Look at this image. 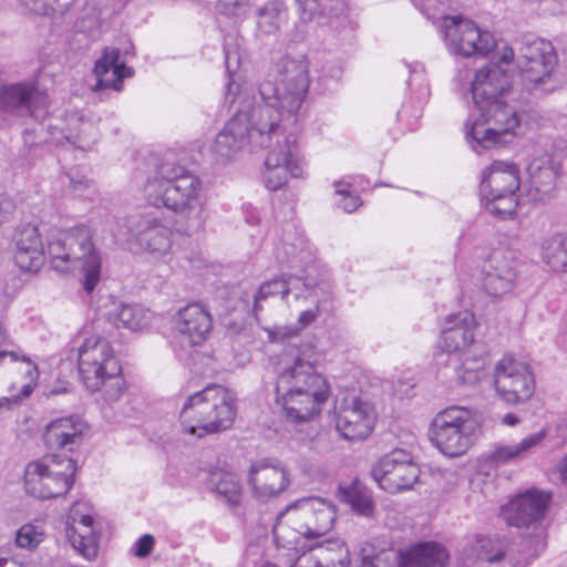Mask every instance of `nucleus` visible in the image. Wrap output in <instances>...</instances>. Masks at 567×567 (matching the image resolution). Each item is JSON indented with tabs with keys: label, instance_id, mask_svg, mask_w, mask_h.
I'll list each match as a JSON object with an SVG mask.
<instances>
[{
	"label": "nucleus",
	"instance_id": "obj_27",
	"mask_svg": "<svg viewBox=\"0 0 567 567\" xmlns=\"http://www.w3.org/2000/svg\"><path fill=\"white\" fill-rule=\"evenodd\" d=\"M475 318L470 311L449 315L441 332V348L449 352H462L475 340Z\"/></svg>",
	"mask_w": 567,
	"mask_h": 567
},
{
	"label": "nucleus",
	"instance_id": "obj_46",
	"mask_svg": "<svg viewBox=\"0 0 567 567\" xmlns=\"http://www.w3.org/2000/svg\"><path fill=\"white\" fill-rule=\"evenodd\" d=\"M455 361L456 379L464 384H474L484 375V358H464L460 367Z\"/></svg>",
	"mask_w": 567,
	"mask_h": 567
},
{
	"label": "nucleus",
	"instance_id": "obj_9",
	"mask_svg": "<svg viewBox=\"0 0 567 567\" xmlns=\"http://www.w3.org/2000/svg\"><path fill=\"white\" fill-rule=\"evenodd\" d=\"M520 179L513 163L494 161L483 173L481 195L485 209L501 219L512 216L517 208Z\"/></svg>",
	"mask_w": 567,
	"mask_h": 567
},
{
	"label": "nucleus",
	"instance_id": "obj_5",
	"mask_svg": "<svg viewBox=\"0 0 567 567\" xmlns=\"http://www.w3.org/2000/svg\"><path fill=\"white\" fill-rule=\"evenodd\" d=\"M85 225L61 231L48 241V256L58 272L82 271L84 290L90 293L101 278V257Z\"/></svg>",
	"mask_w": 567,
	"mask_h": 567
},
{
	"label": "nucleus",
	"instance_id": "obj_14",
	"mask_svg": "<svg viewBox=\"0 0 567 567\" xmlns=\"http://www.w3.org/2000/svg\"><path fill=\"white\" fill-rule=\"evenodd\" d=\"M557 54L553 44L544 39L525 37L517 55V68L527 90L537 91L546 84L557 65Z\"/></svg>",
	"mask_w": 567,
	"mask_h": 567
},
{
	"label": "nucleus",
	"instance_id": "obj_3",
	"mask_svg": "<svg viewBox=\"0 0 567 567\" xmlns=\"http://www.w3.org/2000/svg\"><path fill=\"white\" fill-rule=\"evenodd\" d=\"M329 396L327 380L311 362L296 358L276 383V403L288 422L305 423L318 415Z\"/></svg>",
	"mask_w": 567,
	"mask_h": 567
},
{
	"label": "nucleus",
	"instance_id": "obj_34",
	"mask_svg": "<svg viewBox=\"0 0 567 567\" xmlns=\"http://www.w3.org/2000/svg\"><path fill=\"white\" fill-rule=\"evenodd\" d=\"M337 495L339 499L349 505L358 515L370 517L374 513L375 504L371 491L358 478L340 482Z\"/></svg>",
	"mask_w": 567,
	"mask_h": 567
},
{
	"label": "nucleus",
	"instance_id": "obj_43",
	"mask_svg": "<svg viewBox=\"0 0 567 567\" xmlns=\"http://www.w3.org/2000/svg\"><path fill=\"white\" fill-rule=\"evenodd\" d=\"M547 432L540 430L537 433L530 434L523 439L517 444L501 446L495 450L492 461H507L511 458H525L529 457L542 444Z\"/></svg>",
	"mask_w": 567,
	"mask_h": 567
},
{
	"label": "nucleus",
	"instance_id": "obj_22",
	"mask_svg": "<svg viewBox=\"0 0 567 567\" xmlns=\"http://www.w3.org/2000/svg\"><path fill=\"white\" fill-rule=\"evenodd\" d=\"M289 473L282 463H252L248 471V485L252 496L267 503L279 496L289 485Z\"/></svg>",
	"mask_w": 567,
	"mask_h": 567
},
{
	"label": "nucleus",
	"instance_id": "obj_39",
	"mask_svg": "<svg viewBox=\"0 0 567 567\" xmlns=\"http://www.w3.org/2000/svg\"><path fill=\"white\" fill-rule=\"evenodd\" d=\"M311 556L321 567H350V551L340 539H329L316 547H311Z\"/></svg>",
	"mask_w": 567,
	"mask_h": 567
},
{
	"label": "nucleus",
	"instance_id": "obj_56",
	"mask_svg": "<svg viewBox=\"0 0 567 567\" xmlns=\"http://www.w3.org/2000/svg\"><path fill=\"white\" fill-rule=\"evenodd\" d=\"M154 547V537L150 534H145L137 539L134 545V555L144 558L148 556Z\"/></svg>",
	"mask_w": 567,
	"mask_h": 567
},
{
	"label": "nucleus",
	"instance_id": "obj_61",
	"mask_svg": "<svg viewBox=\"0 0 567 567\" xmlns=\"http://www.w3.org/2000/svg\"><path fill=\"white\" fill-rule=\"evenodd\" d=\"M414 81H420V84H421L420 93H421V95L423 97L427 96L429 95V86L425 83V76H424L423 70L422 71H416V70L412 71V76L409 80V85L412 86Z\"/></svg>",
	"mask_w": 567,
	"mask_h": 567
},
{
	"label": "nucleus",
	"instance_id": "obj_33",
	"mask_svg": "<svg viewBox=\"0 0 567 567\" xmlns=\"http://www.w3.org/2000/svg\"><path fill=\"white\" fill-rule=\"evenodd\" d=\"M246 144H249L247 127L236 113L217 134L212 150L217 156L226 159L237 154Z\"/></svg>",
	"mask_w": 567,
	"mask_h": 567
},
{
	"label": "nucleus",
	"instance_id": "obj_45",
	"mask_svg": "<svg viewBox=\"0 0 567 567\" xmlns=\"http://www.w3.org/2000/svg\"><path fill=\"white\" fill-rule=\"evenodd\" d=\"M30 11L40 16H62L75 0H18Z\"/></svg>",
	"mask_w": 567,
	"mask_h": 567
},
{
	"label": "nucleus",
	"instance_id": "obj_32",
	"mask_svg": "<svg viewBox=\"0 0 567 567\" xmlns=\"http://www.w3.org/2000/svg\"><path fill=\"white\" fill-rule=\"evenodd\" d=\"M446 549L433 542L420 543L400 551V567H445Z\"/></svg>",
	"mask_w": 567,
	"mask_h": 567
},
{
	"label": "nucleus",
	"instance_id": "obj_25",
	"mask_svg": "<svg viewBox=\"0 0 567 567\" xmlns=\"http://www.w3.org/2000/svg\"><path fill=\"white\" fill-rule=\"evenodd\" d=\"M516 276V264L512 255L495 251L483 267V289L492 297H502L514 289Z\"/></svg>",
	"mask_w": 567,
	"mask_h": 567
},
{
	"label": "nucleus",
	"instance_id": "obj_26",
	"mask_svg": "<svg viewBox=\"0 0 567 567\" xmlns=\"http://www.w3.org/2000/svg\"><path fill=\"white\" fill-rule=\"evenodd\" d=\"M14 262L25 272H37L45 261L44 248L39 230L33 225H24L16 230Z\"/></svg>",
	"mask_w": 567,
	"mask_h": 567
},
{
	"label": "nucleus",
	"instance_id": "obj_28",
	"mask_svg": "<svg viewBox=\"0 0 567 567\" xmlns=\"http://www.w3.org/2000/svg\"><path fill=\"white\" fill-rule=\"evenodd\" d=\"M371 475L380 488L394 494L409 489L417 481V463H375Z\"/></svg>",
	"mask_w": 567,
	"mask_h": 567
},
{
	"label": "nucleus",
	"instance_id": "obj_24",
	"mask_svg": "<svg viewBox=\"0 0 567 567\" xmlns=\"http://www.w3.org/2000/svg\"><path fill=\"white\" fill-rule=\"evenodd\" d=\"M508 87V75L497 65L477 70L471 84L473 110H486L489 103L503 100Z\"/></svg>",
	"mask_w": 567,
	"mask_h": 567
},
{
	"label": "nucleus",
	"instance_id": "obj_36",
	"mask_svg": "<svg viewBox=\"0 0 567 567\" xmlns=\"http://www.w3.org/2000/svg\"><path fill=\"white\" fill-rule=\"evenodd\" d=\"M97 136L96 126L92 121L84 118L76 112L68 115L64 137L78 148L91 150L96 143Z\"/></svg>",
	"mask_w": 567,
	"mask_h": 567
},
{
	"label": "nucleus",
	"instance_id": "obj_29",
	"mask_svg": "<svg viewBox=\"0 0 567 567\" xmlns=\"http://www.w3.org/2000/svg\"><path fill=\"white\" fill-rule=\"evenodd\" d=\"M120 50L116 48H105L102 56L96 60L93 73L96 83L94 91L113 90L120 92L123 87V80L131 78L133 71L124 62H120Z\"/></svg>",
	"mask_w": 567,
	"mask_h": 567
},
{
	"label": "nucleus",
	"instance_id": "obj_52",
	"mask_svg": "<svg viewBox=\"0 0 567 567\" xmlns=\"http://www.w3.org/2000/svg\"><path fill=\"white\" fill-rule=\"evenodd\" d=\"M249 2L250 0H219L217 8L224 16L239 18L246 13Z\"/></svg>",
	"mask_w": 567,
	"mask_h": 567
},
{
	"label": "nucleus",
	"instance_id": "obj_11",
	"mask_svg": "<svg viewBox=\"0 0 567 567\" xmlns=\"http://www.w3.org/2000/svg\"><path fill=\"white\" fill-rule=\"evenodd\" d=\"M125 239L132 249L166 258L173 246V230L154 213L132 214L125 219Z\"/></svg>",
	"mask_w": 567,
	"mask_h": 567
},
{
	"label": "nucleus",
	"instance_id": "obj_35",
	"mask_svg": "<svg viewBox=\"0 0 567 567\" xmlns=\"http://www.w3.org/2000/svg\"><path fill=\"white\" fill-rule=\"evenodd\" d=\"M65 536L72 548L86 560H93L99 553V533L95 524H65Z\"/></svg>",
	"mask_w": 567,
	"mask_h": 567
},
{
	"label": "nucleus",
	"instance_id": "obj_7",
	"mask_svg": "<svg viewBox=\"0 0 567 567\" xmlns=\"http://www.w3.org/2000/svg\"><path fill=\"white\" fill-rule=\"evenodd\" d=\"M520 126L518 112L503 100L494 102L486 110H472L465 124V135L472 148L487 150L511 142Z\"/></svg>",
	"mask_w": 567,
	"mask_h": 567
},
{
	"label": "nucleus",
	"instance_id": "obj_37",
	"mask_svg": "<svg viewBox=\"0 0 567 567\" xmlns=\"http://www.w3.org/2000/svg\"><path fill=\"white\" fill-rule=\"evenodd\" d=\"M107 321L116 328L132 331L141 330L147 326L150 313L138 305L114 303L106 313Z\"/></svg>",
	"mask_w": 567,
	"mask_h": 567
},
{
	"label": "nucleus",
	"instance_id": "obj_41",
	"mask_svg": "<svg viewBox=\"0 0 567 567\" xmlns=\"http://www.w3.org/2000/svg\"><path fill=\"white\" fill-rule=\"evenodd\" d=\"M540 257L553 271L567 274V234H554L540 244Z\"/></svg>",
	"mask_w": 567,
	"mask_h": 567
},
{
	"label": "nucleus",
	"instance_id": "obj_60",
	"mask_svg": "<svg viewBox=\"0 0 567 567\" xmlns=\"http://www.w3.org/2000/svg\"><path fill=\"white\" fill-rule=\"evenodd\" d=\"M389 461H413L415 457L412 450L404 447H395L388 455Z\"/></svg>",
	"mask_w": 567,
	"mask_h": 567
},
{
	"label": "nucleus",
	"instance_id": "obj_38",
	"mask_svg": "<svg viewBox=\"0 0 567 567\" xmlns=\"http://www.w3.org/2000/svg\"><path fill=\"white\" fill-rule=\"evenodd\" d=\"M207 484L231 506L240 503L241 488L237 476L224 467L209 470Z\"/></svg>",
	"mask_w": 567,
	"mask_h": 567
},
{
	"label": "nucleus",
	"instance_id": "obj_13",
	"mask_svg": "<svg viewBox=\"0 0 567 567\" xmlns=\"http://www.w3.org/2000/svg\"><path fill=\"white\" fill-rule=\"evenodd\" d=\"M78 368L84 386L100 391L105 373H121V365L111 343L101 336L85 338L78 350Z\"/></svg>",
	"mask_w": 567,
	"mask_h": 567
},
{
	"label": "nucleus",
	"instance_id": "obj_62",
	"mask_svg": "<svg viewBox=\"0 0 567 567\" xmlns=\"http://www.w3.org/2000/svg\"><path fill=\"white\" fill-rule=\"evenodd\" d=\"M291 567H321L310 553L300 555Z\"/></svg>",
	"mask_w": 567,
	"mask_h": 567
},
{
	"label": "nucleus",
	"instance_id": "obj_50",
	"mask_svg": "<svg viewBox=\"0 0 567 567\" xmlns=\"http://www.w3.org/2000/svg\"><path fill=\"white\" fill-rule=\"evenodd\" d=\"M305 484H324L330 481V473L323 463H301Z\"/></svg>",
	"mask_w": 567,
	"mask_h": 567
},
{
	"label": "nucleus",
	"instance_id": "obj_10",
	"mask_svg": "<svg viewBox=\"0 0 567 567\" xmlns=\"http://www.w3.org/2000/svg\"><path fill=\"white\" fill-rule=\"evenodd\" d=\"M38 378V365L29 357L17 351H0V410L28 398Z\"/></svg>",
	"mask_w": 567,
	"mask_h": 567
},
{
	"label": "nucleus",
	"instance_id": "obj_44",
	"mask_svg": "<svg viewBox=\"0 0 567 567\" xmlns=\"http://www.w3.org/2000/svg\"><path fill=\"white\" fill-rule=\"evenodd\" d=\"M286 18V8L281 2H267L257 11V33L259 35L276 34Z\"/></svg>",
	"mask_w": 567,
	"mask_h": 567
},
{
	"label": "nucleus",
	"instance_id": "obj_30",
	"mask_svg": "<svg viewBox=\"0 0 567 567\" xmlns=\"http://www.w3.org/2000/svg\"><path fill=\"white\" fill-rule=\"evenodd\" d=\"M332 287L328 281L313 282L310 279H306V288H301V298L296 302L302 303L310 300L312 307L300 312L297 320L298 329H293L284 336H296L300 330L309 327L319 317L321 308L332 300ZM299 306L301 307L302 305Z\"/></svg>",
	"mask_w": 567,
	"mask_h": 567
},
{
	"label": "nucleus",
	"instance_id": "obj_18",
	"mask_svg": "<svg viewBox=\"0 0 567 567\" xmlns=\"http://www.w3.org/2000/svg\"><path fill=\"white\" fill-rule=\"evenodd\" d=\"M49 97L32 82H18L0 87V111L43 120L48 114Z\"/></svg>",
	"mask_w": 567,
	"mask_h": 567
},
{
	"label": "nucleus",
	"instance_id": "obj_58",
	"mask_svg": "<svg viewBox=\"0 0 567 567\" xmlns=\"http://www.w3.org/2000/svg\"><path fill=\"white\" fill-rule=\"evenodd\" d=\"M548 477L555 484L567 483V463H555V466L549 471Z\"/></svg>",
	"mask_w": 567,
	"mask_h": 567
},
{
	"label": "nucleus",
	"instance_id": "obj_31",
	"mask_svg": "<svg viewBox=\"0 0 567 567\" xmlns=\"http://www.w3.org/2000/svg\"><path fill=\"white\" fill-rule=\"evenodd\" d=\"M301 288H306V279L296 276H281L262 282L254 296L252 311L255 317L262 311L261 302L277 295L281 296L290 305L289 296H293L295 301L301 298Z\"/></svg>",
	"mask_w": 567,
	"mask_h": 567
},
{
	"label": "nucleus",
	"instance_id": "obj_4",
	"mask_svg": "<svg viewBox=\"0 0 567 567\" xmlns=\"http://www.w3.org/2000/svg\"><path fill=\"white\" fill-rule=\"evenodd\" d=\"M236 403L233 391L209 384L186 399L179 412L181 423L187 433L197 437L226 431L234 424Z\"/></svg>",
	"mask_w": 567,
	"mask_h": 567
},
{
	"label": "nucleus",
	"instance_id": "obj_54",
	"mask_svg": "<svg viewBox=\"0 0 567 567\" xmlns=\"http://www.w3.org/2000/svg\"><path fill=\"white\" fill-rule=\"evenodd\" d=\"M412 3L427 18L436 19L444 12L445 0H411Z\"/></svg>",
	"mask_w": 567,
	"mask_h": 567
},
{
	"label": "nucleus",
	"instance_id": "obj_51",
	"mask_svg": "<svg viewBox=\"0 0 567 567\" xmlns=\"http://www.w3.org/2000/svg\"><path fill=\"white\" fill-rule=\"evenodd\" d=\"M334 187L336 194L342 196L341 200L338 203V206L346 213H353L358 207L362 205L360 197L349 192V188L351 187L350 183L339 181L334 183Z\"/></svg>",
	"mask_w": 567,
	"mask_h": 567
},
{
	"label": "nucleus",
	"instance_id": "obj_1",
	"mask_svg": "<svg viewBox=\"0 0 567 567\" xmlns=\"http://www.w3.org/2000/svg\"><path fill=\"white\" fill-rule=\"evenodd\" d=\"M308 87L307 62L284 58L277 65L275 81H262L254 104L237 112L247 127L249 145L269 148L262 171V182L269 190L281 188L289 176L298 178L303 175L297 134L290 126L297 123V113Z\"/></svg>",
	"mask_w": 567,
	"mask_h": 567
},
{
	"label": "nucleus",
	"instance_id": "obj_55",
	"mask_svg": "<svg viewBox=\"0 0 567 567\" xmlns=\"http://www.w3.org/2000/svg\"><path fill=\"white\" fill-rule=\"evenodd\" d=\"M65 178L68 179L71 190L78 194L83 193L90 186V179L76 168L70 169Z\"/></svg>",
	"mask_w": 567,
	"mask_h": 567
},
{
	"label": "nucleus",
	"instance_id": "obj_15",
	"mask_svg": "<svg viewBox=\"0 0 567 567\" xmlns=\"http://www.w3.org/2000/svg\"><path fill=\"white\" fill-rule=\"evenodd\" d=\"M494 383L498 395L511 404L527 401L536 383L529 364L513 354H505L496 364Z\"/></svg>",
	"mask_w": 567,
	"mask_h": 567
},
{
	"label": "nucleus",
	"instance_id": "obj_12",
	"mask_svg": "<svg viewBox=\"0 0 567 567\" xmlns=\"http://www.w3.org/2000/svg\"><path fill=\"white\" fill-rule=\"evenodd\" d=\"M441 16L439 14L440 19ZM442 32L447 50L465 58L485 56L496 45L494 35L461 16H442Z\"/></svg>",
	"mask_w": 567,
	"mask_h": 567
},
{
	"label": "nucleus",
	"instance_id": "obj_21",
	"mask_svg": "<svg viewBox=\"0 0 567 567\" xmlns=\"http://www.w3.org/2000/svg\"><path fill=\"white\" fill-rule=\"evenodd\" d=\"M561 169L560 162L549 152L537 154L527 166V195L534 202L553 197Z\"/></svg>",
	"mask_w": 567,
	"mask_h": 567
},
{
	"label": "nucleus",
	"instance_id": "obj_63",
	"mask_svg": "<svg viewBox=\"0 0 567 567\" xmlns=\"http://www.w3.org/2000/svg\"><path fill=\"white\" fill-rule=\"evenodd\" d=\"M515 60L514 49L511 47H504L498 52V61L502 63H511Z\"/></svg>",
	"mask_w": 567,
	"mask_h": 567
},
{
	"label": "nucleus",
	"instance_id": "obj_49",
	"mask_svg": "<svg viewBox=\"0 0 567 567\" xmlns=\"http://www.w3.org/2000/svg\"><path fill=\"white\" fill-rule=\"evenodd\" d=\"M94 511L86 501H78L70 507V513L65 524H94Z\"/></svg>",
	"mask_w": 567,
	"mask_h": 567
},
{
	"label": "nucleus",
	"instance_id": "obj_20",
	"mask_svg": "<svg viewBox=\"0 0 567 567\" xmlns=\"http://www.w3.org/2000/svg\"><path fill=\"white\" fill-rule=\"evenodd\" d=\"M173 329L182 348H194L207 340L213 319L203 305L194 302L177 311L173 318Z\"/></svg>",
	"mask_w": 567,
	"mask_h": 567
},
{
	"label": "nucleus",
	"instance_id": "obj_42",
	"mask_svg": "<svg viewBox=\"0 0 567 567\" xmlns=\"http://www.w3.org/2000/svg\"><path fill=\"white\" fill-rule=\"evenodd\" d=\"M295 2L303 22L336 16L343 10L342 0H295Z\"/></svg>",
	"mask_w": 567,
	"mask_h": 567
},
{
	"label": "nucleus",
	"instance_id": "obj_17",
	"mask_svg": "<svg viewBox=\"0 0 567 567\" xmlns=\"http://www.w3.org/2000/svg\"><path fill=\"white\" fill-rule=\"evenodd\" d=\"M551 496L549 491L526 488L501 507V517L508 526L536 528L547 514Z\"/></svg>",
	"mask_w": 567,
	"mask_h": 567
},
{
	"label": "nucleus",
	"instance_id": "obj_16",
	"mask_svg": "<svg viewBox=\"0 0 567 567\" xmlns=\"http://www.w3.org/2000/svg\"><path fill=\"white\" fill-rule=\"evenodd\" d=\"M75 463H28L24 470L25 491L38 498L64 495L73 483Z\"/></svg>",
	"mask_w": 567,
	"mask_h": 567
},
{
	"label": "nucleus",
	"instance_id": "obj_47",
	"mask_svg": "<svg viewBox=\"0 0 567 567\" xmlns=\"http://www.w3.org/2000/svg\"><path fill=\"white\" fill-rule=\"evenodd\" d=\"M44 539V532L33 524L22 525L16 533V545L22 549L32 550Z\"/></svg>",
	"mask_w": 567,
	"mask_h": 567
},
{
	"label": "nucleus",
	"instance_id": "obj_64",
	"mask_svg": "<svg viewBox=\"0 0 567 567\" xmlns=\"http://www.w3.org/2000/svg\"><path fill=\"white\" fill-rule=\"evenodd\" d=\"M503 422L507 425H515L518 423V417L513 413H508L504 416Z\"/></svg>",
	"mask_w": 567,
	"mask_h": 567
},
{
	"label": "nucleus",
	"instance_id": "obj_53",
	"mask_svg": "<svg viewBox=\"0 0 567 567\" xmlns=\"http://www.w3.org/2000/svg\"><path fill=\"white\" fill-rule=\"evenodd\" d=\"M239 58L237 52H230L229 50L225 49V63L227 73L229 76V82L227 84V93L226 99L229 100V103H234L236 101L235 99V92H234V78H235V71L238 65Z\"/></svg>",
	"mask_w": 567,
	"mask_h": 567
},
{
	"label": "nucleus",
	"instance_id": "obj_59",
	"mask_svg": "<svg viewBox=\"0 0 567 567\" xmlns=\"http://www.w3.org/2000/svg\"><path fill=\"white\" fill-rule=\"evenodd\" d=\"M16 209V205L9 197L0 196V224L9 220Z\"/></svg>",
	"mask_w": 567,
	"mask_h": 567
},
{
	"label": "nucleus",
	"instance_id": "obj_40",
	"mask_svg": "<svg viewBox=\"0 0 567 567\" xmlns=\"http://www.w3.org/2000/svg\"><path fill=\"white\" fill-rule=\"evenodd\" d=\"M508 549L509 539L499 535H476L471 543L477 558L491 564L503 560Z\"/></svg>",
	"mask_w": 567,
	"mask_h": 567
},
{
	"label": "nucleus",
	"instance_id": "obj_19",
	"mask_svg": "<svg viewBox=\"0 0 567 567\" xmlns=\"http://www.w3.org/2000/svg\"><path fill=\"white\" fill-rule=\"evenodd\" d=\"M375 413L370 402L358 396L343 400L336 419V429L348 440H364L373 430Z\"/></svg>",
	"mask_w": 567,
	"mask_h": 567
},
{
	"label": "nucleus",
	"instance_id": "obj_48",
	"mask_svg": "<svg viewBox=\"0 0 567 567\" xmlns=\"http://www.w3.org/2000/svg\"><path fill=\"white\" fill-rule=\"evenodd\" d=\"M125 389V381L121 377V373H105L103 377V383L100 390L103 391V398L106 401H117Z\"/></svg>",
	"mask_w": 567,
	"mask_h": 567
},
{
	"label": "nucleus",
	"instance_id": "obj_2",
	"mask_svg": "<svg viewBox=\"0 0 567 567\" xmlns=\"http://www.w3.org/2000/svg\"><path fill=\"white\" fill-rule=\"evenodd\" d=\"M145 202L155 208H165L181 220L186 235L200 231L206 223V203L200 179L176 164H162L143 186Z\"/></svg>",
	"mask_w": 567,
	"mask_h": 567
},
{
	"label": "nucleus",
	"instance_id": "obj_6",
	"mask_svg": "<svg viewBox=\"0 0 567 567\" xmlns=\"http://www.w3.org/2000/svg\"><path fill=\"white\" fill-rule=\"evenodd\" d=\"M336 517V506L324 498L299 499L288 507V524L275 527V542L278 547L288 550H303V539L318 538L329 533Z\"/></svg>",
	"mask_w": 567,
	"mask_h": 567
},
{
	"label": "nucleus",
	"instance_id": "obj_8",
	"mask_svg": "<svg viewBox=\"0 0 567 567\" xmlns=\"http://www.w3.org/2000/svg\"><path fill=\"white\" fill-rule=\"evenodd\" d=\"M478 427L475 413L451 405L440 411L431 423V441L446 457H462L472 447Z\"/></svg>",
	"mask_w": 567,
	"mask_h": 567
},
{
	"label": "nucleus",
	"instance_id": "obj_57",
	"mask_svg": "<svg viewBox=\"0 0 567 567\" xmlns=\"http://www.w3.org/2000/svg\"><path fill=\"white\" fill-rule=\"evenodd\" d=\"M358 567H391L386 561L384 553L377 555H363L361 564Z\"/></svg>",
	"mask_w": 567,
	"mask_h": 567
},
{
	"label": "nucleus",
	"instance_id": "obj_23",
	"mask_svg": "<svg viewBox=\"0 0 567 567\" xmlns=\"http://www.w3.org/2000/svg\"><path fill=\"white\" fill-rule=\"evenodd\" d=\"M89 431L87 423L79 415L51 421L43 434L47 447L53 452H74Z\"/></svg>",
	"mask_w": 567,
	"mask_h": 567
}]
</instances>
